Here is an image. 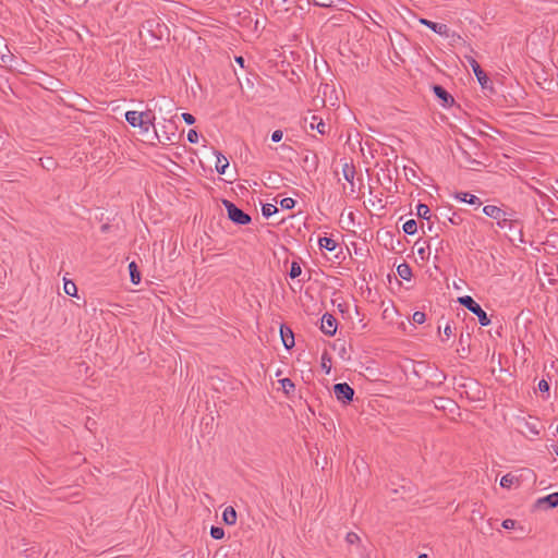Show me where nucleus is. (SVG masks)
<instances>
[{"instance_id": "6e6552de", "label": "nucleus", "mask_w": 558, "mask_h": 558, "mask_svg": "<svg viewBox=\"0 0 558 558\" xmlns=\"http://www.w3.org/2000/svg\"><path fill=\"white\" fill-rule=\"evenodd\" d=\"M420 23L430 28L433 32L441 35V36H448L449 35V28L446 24L441 23H435L426 19H420Z\"/></svg>"}, {"instance_id": "ddd939ff", "label": "nucleus", "mask_w": 558, "mask_h": 558, "mask_svg": "<svg viewBox=\"0 0 558 558\" xmlns=\"http://www.w3.org/2000/svg\"><path fill=\"white\" fill-rule=\"evenodd\" d=\"M434 93L438 98L442 99L445 104L453 102L452 96L448 94L447 90H445V88L441 86L435 85Z\"/></svg>"}, {"instance_id": "09e8293b", "label": "nucleus", "mask_w": 558, "mask_h": 558, "mask_svg": "<svg viewBox=\"0 0 558 558\" xmlns=\"http://www.w3.org/2000/svg\"><path fill=\"white\" fill-rule=\"evenodd\" d=\"M350 393H351V400L353 399V395H354V390L351 388L350 390Z\"/></svg>"}, {"instance_id": "4be33fe9", "label": "nucleus", "mask_w": 558, "mask_h": 558, "mask_svg": "<svg viewBox=\"0 0 558 558\" xmlns=\"http://www.w3.org/2000/svg\"><path fill=\"white\" fill-rule=\"evenodd\" d=\"M417 230V223L415 220L410 219L403 225V231L407 234H414Z\"/></svg>"}, {"instance_id": "a19ab883", "label": "nucleus", "mask_w": 558, "mask_h": 558, "mask_svg": "<svg viewBox=\"0 0 558 558\" xmlns=\"http://www.w3.org/2000/svg\"><path fill=\"white\" fill-rule=\"evenodd\" d=\"M49 162H47V165L43 163L44 168H49L50 166L53 165V162L51 160H48Z\"/></svg>"}, {"instance_id": "e433bc0d", "label": "nucleus", "mask_w": 558, "mask_h": 558, "mask_svg": "<svg viewBox=\"0 0 558 558\" xmlns=\"http://www.w3.org/2000/svg\"><path fill=\"white\" fill-rule=\"evenodd\" d=\"M338 345L340 347V353H344L345 352L344 343L343 342L336 343L335 348H337Z\"/></svg>"}, {"instance_id": "5701e85b", "label": "nucleus", "mask_w": 558, "mask_h": 558, "mask_svg": "<svg viewBox=\"0 0 558 558\" xmlns=\"http://www.w3.org/2000/svg\"><path fill=\"white\" fill-rule=\"evenodd\" d=\"M262 211H263V215L268 218V217L275 215L278 211V209L272 204H266L263 206Z\"/></svg>"}, {"instance_id": "a18cd8bd", "label": "nucleus", "mask_w": 558, "mask_h": 558, "mask_svg": "<svg viewBox=\"0 0 558 558\" xmlns=\"http://www.w3.org/2000/svg\"><path fill=\"white\" fill-rule=\"evenodd\" d=\"M424 227H425V228H428V230H432V227H430V226L425 225V223H422V228H424Z\"/></svg>"}, {"instance_id": "c756f323", "label": "nucleus", "mask_w": 558, "mask_h": 558, "mask_svg": "<svg viewBox=\"0 0 558 558\" xmlns=\"http://www.w3.org/2000/svg\"><path fill=\"white\" fill-rule=\"evenodd\" d=\"M322 367L323 369L329 374L330 371H331V364H330V359H327L326 356H323L322 359Z\"/></svg>"}, {"instance_id": "f704fd0d", "label": "nucleus", "mask_w": 558, "mask_h": 558, "mask_svg": "<svg viewBox=\"0 0 558 558\" xmlns=\"http://www.w3.org/2000/svg\"><path fill=\"white\" fill-rule=\"evenodd\" d=\"M514 525H515V521L511 520V519H506L502 522V527H505V529H513Z\"/></svg>"}, {"instance_id": "4468645a", "label": "nucleus", "mask_w": 558, "mask_h": 558, "mask_svg": "<svg viewBox=\"0 0 558 558\" xmlns=\"http://www.w3.org/2000/svg\"><path fill=\"white\" fill-rule=\"evenodd\" d=\"M129 270L132 283L138 284L141 282V274L135 262L129 264Z\"/></svg>"}, {"instance_id": "6e6d98bb", "label": "nucleus", "mask_w": 558, "mask_h": 558, "mask_svg": "<svg viewBox=\"0 0 558 558\" xmlns=\"http://www.w3.org/2000/svg\"><path fill=\"white\" fill-rule=\"evenodd\" d=\"M367 558H369V557H367Z\"/></svg>"}, {"instance_id": "7ed1b4c3", "label": "nucleus", "mask_w": 558, "mask_h": 558, "mask_svg": "<svg viewBox=\"0 0 558 558\" xmlns=\"http://www.w3.org/2000/svg\"><path fill=\"white\" fill-rule=\"evenodd\" d=\"M223 205L227 209L228 217L231 221L238 225H247L251 221V217L243 210L238 208L233 203L223 201Z\"/></svg>"}, {"instance_id": "39448f33", "label": "nucleus", "mask_w": 558, "mask_h": 558, "mask_svg": "<svg viewBox=\"0 0 558 558\" xmlns=\"http://www.w3.org/2000/svg\"><path fill=\"white\" fill-rule=\"evenodd\" d=\"M469 63L473 70L478 83L481 84V86L483 88H486L489 83V78L486 75V73L482 70V68L480 66V64L477 63V61L474 58H469Z\"/></svg>"}, {"instance_id": "3c124183", "label": "nucleus", "mask_w": 558, "mask_h": 558, "mask_svg": "<svg viewBox=\"0 0 558 558\" xmlns=\"http://www.w3.org/2000/svg\"><path fill=\"white\" fill-rule=\"evenodd\" d=\"M255 25H256V27H257V26H260V23H258V21H256V22H255Z\"/></svg>"}, {"instance_id": "ea45409f", "label": "nucleus", "mask_w": 558, "mask_h": 558, "mask_svg": "<svg viewBox=\"0 0 558 558\" xmlns=\"http://www.w3.org/2000/svg\"><path fill=\"white\" fill-rule=\"evenodd\" d=\"M354 539H359V536L351 533V539H350V543L353 544L354 543Z\"/></svg>"}, {"instance_id": "7c9ffc66", "label": "nucleus", "mask_w": 558, "mask_h": 558, "mask_svg": "<svg viewBox=\"0 0 558 558\" xmlns=\"http://www.w3.org/2000/svg\"><path fill=\"white\" fill-rule=\"evenodd\" d=\"M282 388L288 392L289 390L294 388L293 383L289 378H284L281 380Z\"/></svg>"}, {"instance_id": "aec40b11", "label": "nucleus", "mask_w": 558, "mask_h": 558, "mask_svg": "<svg viewBox=\"0 0 558 558\" xmlns=\"http://www.w3.org/2000/svg\"><path fill=\"white\" fill-rule=\"evenodd\" d=\"M515 482H518V478L512 474L508 473L501 477L500 485L504 488H510Z\"/></svg>"}, {"instance_id": "412c9836", "label": "nucleus", "mask_w": 558, "mask_h": 558, "mask_svg": "<svg viewBox=\"0 0 558 558\" xmlns=\"http://www.w3.org/2000/svg\"><path fill=\"white\" fill-rule=\"evenodd\" d=\"M319 246L323 248H326L328 251H333L337 246L335 240L330 238H320L319 239Z\"/></svg>"}, {"instance_id": "b1692460", "label": "nucleus", "mask_w": 558, "mask_h": 558, "mask_svg": "<svg viewBox=\"0 0 558 558\" xmlns=\"http://www.w3.org/2000/svg\"><path fill=\"white\" fill-rule=\"evenodd\" d=\"M341 0H313L316 5L319 7H337Z\"/></svg>"}, {"instance_id": "de8ad7c7", "label": "nucleus", "mask_w": 558, "mask_h": 558, "mask_svg": "<svg viewBox=\"0 0 558 558\" xmlns=\"http://www.w3.org/2000/svg\"><path fill=\"white\" fill-rule=\"evenodd\" d=\"M424 227H425V228H428V230H432V227H430V226L425 225V223H422V228H424Z\"/></svg>"}, {"instance_id": "9d476101", "label": "nucleus", "mask_w": 558, "mask_h": 558, "mask_svg": "<svg viewBox=\"0 0 558 558\" xmlns=\"http://www.w3.org/2000/svg\"><path fill=\"white\" fill-rule=\"evenodd\" d=\"M333 391L337 399L343 403L349 400V385L347 383L335 385Z\"/></svg>"}, {"instance_id": "9b49d317", "label": "nucleus", "mask_w": 558, "mask_h": 558, "mask_svg": "<svg viewBox=\"0 0 558 558\" xmlns=\"http://www.w3.org/2000/svg\"><path fill=\"white\" fill-rule=\"evenodd\" d=\"M223 522L233 525L236 522V512L232 507H227L222 513Z\"/></svg>"}, {"instance_id": "a211bd4d", "label": "nucleus", "mask_w": 558, "mask_h": 558, "mask_svg": "<svg viewBox=\"0 0 558 558\" xmlns=\"http://www.w3.org/2000/svg\"><path fill=\"white\" fill-rule=\"evenodd\" d=\"M456 197L459 198L460 201L466 202L469 204L481 205L478 197H476L475 195L469 194V193H458L456 195Z\"/></svg>"}, {"instance_id": "bb28decb", "label": "nucleus", "mask_w": 558, "mask_h": 558, "mask_svg": "<svg viewBox=\"0 0 558 558\" xmlns=\"http://www.w3.org/2000/svg\"><path fill=\"white\" fill-rule=\"evenodd\" d=\"M294 205H295V202L291 197H286V198L281 199V202H280V206L284 209H291L294 207Z\"/></svg>"}, {"instance_id": "f3484780", "label": "nucleus", "mask_w": 558, "mask_h": 558, "mask_svg": "<svg viewBox=\"0 0 558 558\" xmlns=\"http://www.w3.org/2000/svg\"><path fill=\"white\" fill-rule=\"evenodd\" d=\"M416 215H417L420 218H422V219H424V220H427V221H429V220H430V218H432L430 210H429L428 206H427V205H425V204H418V205H417V208H416Z\"/></svg>"}, {"instance_id": "603ef678", "label": "nucleus", "mask_w": 558, "mask_h": 558, "mask_svg": "<svg viewBox=\"0 0 558 558\" xmlns=\"http://www.w3.org/2000/svg\"><path fill=\"white\" fill-rule=\"evenodd\" d=\"M4 58H5V56L3 54V56L1 57V60H2L3 62H5V59H4Z\"/></svg>"}, {"instance_id": "0eeeda50", "label": "nucleus", "mask_w": 558, "mask_h": 558, "mask_svg": "<svg viewBox=\"0 0 558 558\" xmlns=\"http://www.w3.org/2000/svg\"><path fill=\"white\" fill-rule=\"evenodd\" d=\"M305 123L308 124L310 130H316L320 134L327 133L326 123L316 116H311L310 118H305Z\"/></svg>"}, {"instance_id": "49530a36", "label": "nucleus", "mask_w": 558, "mask_h": 558, "mask_svg": "<svg viewBox=\"0 0 558 558\" xmlns=\"http://www.w3.org/2000/svg\"><path fill=\"white\" fill-rule=\"evenodd\" d=\"M424 227H425V228H428V230H432V227H430V226L425 225V223H422V228H424Z\"/></svg>"}, {"instance_id": "f8f14e48", "label": "nucleus", "mask_w": 558, "mask_h": 558, "mask_svg": "<svg viewBox=\"0 0 558 558\" xmlns=\"http://www.w3.org/2000/svg\"><path fill=\"white\" fill-rule=\"evenodd\" d=\"M228 167H229V161H228L227 157L223 156L222 154L218 153L217 161H216V170L218 171V173L225 174Z\"/></svg>"}, {"instance_id": "2eb2a0df", "label": "nucleus", "mask_w": 558, "mask_h": 558, "mask_svg": "<svg viewBox=\"0 0 558 558\" xmlns=\"http://www.w3.org/2000/svg\"><path fill=\"white\" fill-rule=\"evenodd\" d=\"M539 505L548 504L549 508H555L558 506V493L550 494L544 498H539L537 501Z\"/></svg>"}, {"instance_id": "58836bf2", "label": "nucleus", "mask_w": 558, "mask_h": 558, "mask_svg": "<svg viewBox=\"0 0 558 558\" xmlns=\"http://www.w3.org/2000/svg\"><path fill=\"white\" fill-rule=\"evenodd\" d=\"M235 61L241 64V66H243V63H244V59L242 57H236L235 58Z\"/></svg>"}, {"instance_id": "f257e3e1", "label": "nucleus", "mask_w": 558, "mask_h": 558, "mask_svg": "<svg viewBox=\"0 0 558 558\" xmlns=\"http://www.w3.org/2000/svg\"><path fill=\"white\" fill-rule=\"evenodd\" d=\"M155 114L151 110L135 111L130 110L125 113V120L133 128H138L142 133H148L154 126Z\"/></svg>"}, {"instance_id": "72a5a7b5", "label": "nucleus", "mask_w": 558, "mask_h": 558, "mask_svg": "<svg viewBox=\"0 0 558 558\" xmlns=\"http://www.w3.org/2000/svg\"><path fill=\"white\" fill-rule=\"evenodd\" d=\"M538 389L539 391L542 392H547L549 390V385L548 383L545 380V379H542L539 383H538Z\"/></svg>"}, {"instance_id": "473e14b6", "label": "nucleus", "mask_w": 558, "mask_h": 558, "mask_svg": "<svg viewBox=\"0 0 558 558\" xmlns=\"http://www.w3.org/2000/svg\"><path fill=\"white\" fill-rule=\"evenodd\" d=\"M282 136H283V133L281 130H276L275 132H272L271 134V140L274 142H280L282 140Z\"/></svg>"}, {"instance_id": "c85d7f7f", "label": "nucleus", "mask_w": 558, "mask_h": 558, "mask_svg": "<svg viewBox=\"0 0 558 558\" xmlns=\"http://www.w3.org/2000/svg\"><path fill=\"white\" fill-rule=\"evenodd\" d=\"M187 141L192 144L198 142V133L195 130H190L187 133Z\"/></svg>"}, {"instance_id": "1a4fd4ad", "label": "nucleus", "mask_w": 558, "mask_h": 558, "mask_svg": "<svg viewBox=\"0 0 558 558\" xmlns=\"http://www.w3.org/2000/svg\"><path fill=\"white\" fill-rule=\"evenodd\" d=\"M280 337L286 349L289 350L294 347V335L290 328L282 325L280 327Z\"/></svg>"}, {"instance_id": "c9c22d12", "label": "nucleus", "mask_w": 558, "mask_h": 558, "mask_svg": "<svg viewBox=\"0 0 558 558\" xmlns=\"http://www.w3.org/2000/svg\"><path fill=\"white\" fill-rule=\"evenodd\" d=\"M444 333L447 338H449L453 335V330L449 325H447L444 329Z\"/></svg>"}, {"instance_id": "423d86ee", "label": "nucleus", "mask_w": 558, "mask_h": 558, "mask_svg": "<svg viewBox=\"0 0 558 558\" xmlns=\"http://www.w3.org/2000/svg\"><path fill=\"white\" fill-rule=\"evenodd\" d=\"M322 331L326 335L332 336L337 331L336 319L332 315L325 314L322 318Z\"/></svg>"}, {"instance_id": "6ab92c4d", "label": "nucleus", "mask_w": 558, "mask_h": 558, "mask_svg": "<svg viewBox=\"0 0 558 558\" xmlns=\"http://www.w3.org/2000/svg\"><path fill=\"white\" fill-rule=\"evenodd\" d=\"M63 290L64 293H66L70 296H75L77 293L76 284L73 281L66 279H64Z\"/></svg>"}, {"instance_id": "cd10ccee", "label": "nucleus", "mask_w": 558, "mask_h": 558, "mask_svg": "<svg viewBox=\"0 0 558 558\" xmlns=\"http://www.w3.org/2000/svg\"><path fill=\"white\" fill-rule=\"evenodd\" d=\"M412 318H413V322H414V323H416V324H423V323L425 322V319H426V315H425V313L417 311V312H415V313L413 314V317H412Z\"/></svg>"}, {"instance_id": "4c0bfd02", "label": "nucleus", "mask_w": 558, "mask_h": 558, "mask_svg": "<svg viewBox=\"0 0 558 558\" xmlns=\"http://www.w3.org/2000/svg\"><path fill=\"white\" fill-rule=\"evenodd\" d=\"M338 345L340 347V353H344L345 352L344 343L343 342L336 343L335 348H337Z\"/></svg>"}, {"instance_id": "c03bdc74", "label": "nucleus", "mask_w": 558, "mask_h": 558, "mask_svg": "<svg viewBox=\"0 0 558 558\" xmlns=\"http://www.w3.org/2000/svg\"><path fill=\"white\" fill-rule=\"evenodd\" d=\"M417 558H428V556L426 554H421V555H418Z\"/></svg>"}, {"instance_id": "79ce46f5", "label": "nucleus", "mask_w": 558, "mask_h": 558, "mask_svg": "<svg viewBox=\"0 0 558 558\" xmlns=\"http://www.w3.org/2000/svg\"><path fill=\"white\" fill-rule=\"evenodd\" d=\"M49 162H47V165L43 163L44 168H49L50 166L53 165V162L51 160H48Z\"/></svg>"}, {"instance_id": "393cba45", "label": "nucleus", "mask_w": 558, "mask_h": 558, "mask_svg": "<svg viewBox=\"0 0 558 558\" xmlns=\"http://www.w3.org/2000/svg\"><path fill=\"white\" fill-rule=\"evenodd\" d=\"M301 272H302L301 266L298 263L293 262L291 265V269H290V277L296 278L301 275Z\"/></svg>"}, {"instance_id": "a878e982", "label": "nucleus", "mask_w": 558, "mask_h": 558, "mask_svg": "<svg viewBox=\"0 0 558 558\" xmlns=\"http://www.w3.org/2000/svg\"><path fill=\"white\" fill-rule=\"evenodd\" d=\"M210 535L215 538V539H220L223 537L225 535V531L221 527H218V526H213L211 530H210Z\"/></svg>"}, {"instance_id": "37998d69", "label": "nucleus", "mask_w": 558, "mask_h": 558, "mask_svg": "<svg viewBox=\"0 0 558 558\" xmlns=\"http://www.w3.org/2000/svg\"><path fill=\"white\" fill-rule=\"evenodd\" d=\"M345 168H347V165H345V166H344V168H343L344 179L349 180V175H348V173H347V169H345Z\"/></svg>"}, {"instance_id": "8fccbe9b", "label": "nucleus", "mask_w": 558, "mask_h": 558, "mask_svg": "<svg viewBox=\"0 0 558 558\" xmlns=\"http://www.w3.org/2000/svg\"><path fill=\"white\" fill-rule=\"evenodd\" d=\"M255 25H256V27H257V26H260V23H258V21H256V22H255Z\"/></svg>"}, {"instance_id": "dca6fc26", "label": "nucleus", "mask_w": 558, "mask_h": 558, "mask_svg": "<svg viewBox=\"0 0 558 558\" xmlns=\"http://www.w3.org/2000/svg\"><path fill=\"white\" fill-rule=\"evenodd\" d=\"M397 272L400 276V278H402L403 280H410V278L412 276V270H411L410 266L405 263L400 264L397 267Z\"/></svg>"}, {"instance_id": "5fc2aeb1", "label": "nucleus", "mask_w": 558, "mask_h": 558, "mask_svg": "<svg viewBox=\"0 0 558 558\" xmlns=\"http://www.w3.org/2000/svg\"><path fill=\"white\" fill-rule=\"evenodd\" d=\"M0 45H2V39L0 38Z\"/></svg>"}, {"instance_id": "20e7f679", "label": "nucleus", "mask_w": 558, "mask_h": 558, "mask_svg": "<svg viewBox=\"0 0 558 558\" xmlns=\"http://www.w3.org/2000/svg\"><path fill=\"white\" fill-rule=\"evenodd\" d=\"M483 213L486 216L497 220V225L500 228H506L507 222L512 221V219L508 218V215L505 210H502L501 208L494 206V205L484 206Z\"/></svg>"}, {"instance_id": "864d4df0", "label": "nucleus", "mask_w": 558, "mask_h": 558, "mask_svg": "<svg viewBox=\"0 0 558 558\" xmlns=\"http://www.w3.org/2000/svg\"><path fill=\"white\" fill-rule=\"evenodd\" d=\"M353 178V173L351 172V179ZM350 184H353V181H350Z\"/></svg>"}, {"instance_id": "2f4dec72", "label": "nucleus", "mask_w": 558, "mask_h": 558, "mask_svg": "<svg viewBox=\"0 0 558 558\" xmlns=\"http://www.w3.org/2000/svg\"><path fill=\"white\" fill-rule=\"evenodd\" d=\"M182 119L187 124H194L195 123V118L191 113H186V112L182 113Z\"/></svg>"}, {"instance_id": "f03ea898", "label": "nucleus", "mask_w": 558, "mask_h": 558, "mask_svg": "<svg viewBox=\"0 0 558 558\" xmlns=\"http://www.w3.org/2000/svg\"><path fill=\"white\" fill-rule=\"evenodd\" d=\"M459 303L465 306L470 312L477 316L482 326H488L490 319L487 317L486 312L469 295L459 298Z\"/></svg>"}]
</instances>
